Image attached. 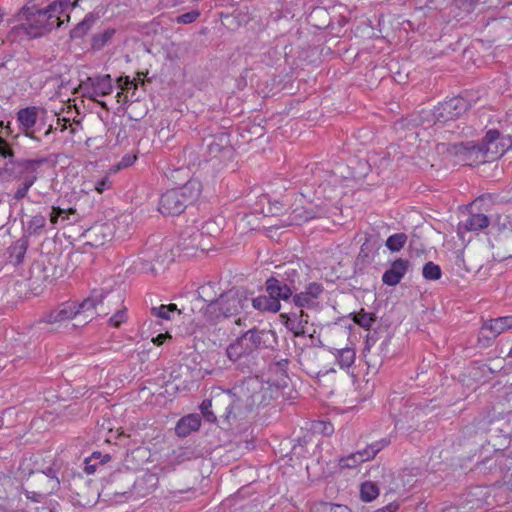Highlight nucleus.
<instances>
[{
  "mask_svg": "<svg viewBox=\"0 0 512 512\" xmlns=\"http://www.w3.org/2000/svg\"><path fill=\"white\" fill-rule=\"evenodd\" d=\"M23 235L7 248L8 261L13 265L22 263L28 248V236L22 226Z\"/></svg>",
  "mask_w": 512,
  "mask_h": 512,
  "instance_id": "nucleus-30",
  "label": "nucleus"
},
{
  "mask_svg": "<svg viewBox=\"0 0 512 512\" xmlns=\"http://www.w3.org/2000/svg\"><path fill=\"white\" fill-rule=\"evenodd\" d=\"M111 187H112V182H111L109 176H105L95 183V191L99 194L103 193L106 190H109Z\"/></svg>",
  "mask_w": 512,
  "mask_h": 512,
  "instance_id": "nucleus-63",
  "label": "nucleus"
},
{
  "mask_svg": "<svg viewBox=\"0 0 512 512\" xmlns=\"http://www.w3.org/2000/svg\"><path fill=\"white\" fill-rule=\"evenodd\" d=\"M466 110V102L461 97H453L439 103L434 110L438 121H449L457 118Z\"/></svg>",
  "mask_w": 512,
  "mask_h": 512,
  "instance_id": "nucleus-16",
  "label": "nucleus"
},
{
  "mask_svg": "<svg viewBox=\"0 0 512 512\" xmlns=\"http://www.w3.org/2000/svg\"><path fill=\"white\" fill-rule=\"evenodd\" d=\"M127 320V308L122 304L121 307L114 309V314L109 318L108 324L119 328Z\"/></svg>",
  "mask_w": 512,
  "mask_h": 512,
  "instance_id": "nucleus-46",
  "label": "nucleus"
},
{
  "mask_svg": "<svg viewBox=\"0 0 512 512\" xmlns=\"http://www.w3.org/2000/svg\"><path fill=\"white\" fill-rule=\"evenodd\" d=\"M511 329L512 315H508L485 321L481 327V334L487 339H495L504 331Z\"/></svg>",
  "mask_w": 512,
  "mask_h": 512,
  "instance_id": "nucleus-24",
  "label": "nucleus"
},
{
  "mask_svg": "<svg viewBox=\"0 0 512 512\" xmlns=\"http://www.w3.org/2000/svg\"><path fill=\"white\" fill-rule=\"evenodd\" d=\"M157 480L154 475H144L135 479L134 473L128 469L117 470L109 474L106 479V490L113 496H126L132 489H137L144 483Z\"/></svg>",
  "mask_w": 512,
  "mask_h": 512,
  "instance_id": "nucleus-7",
  "label": "nucleus"
},
{
  "mask_svg": "<svg viewBox=\"0 0 512 512\" xmlns=\"http://www.w3.org/2000/svg\"><path fill=\"white\" fill-rule=\"evenodd\" d=\"M349 317L356 325L365 330H369L377 319L375 313L367 312L364 308H361L358 312L350 313Z\"/></svg>",
  "mask_w": 512,
  "mask_h": 512,
  "instance_id": "nucleus-35",
  "label": "nucleus"
},
{
  "mask_svg": "<svg viewBox=\"0 0 512 512\" xmlns=\"http://www.w3.org/2000/svg\"><path fill=\"white\" fill-rule=\"evenodd\" d=\"M422 275L426 280H439L442 276V270L439 265L432 261L424 264L422 269Z\"/></svg>",
  "mask_w": 512,
  "mask_h": 512,
  "instance_id": "nucleus-44",
  "label": "nucleus"
},
{
  "mask_svg": "<svg viewBox=\"0 0 512 512\" xmlns=\"http://www.w3.org/2000/svg\"><path fill=\"white\" fill-rule=\"evenodd\" d=\"M53 491H50L48 487L42 485V490L35 492V491H26V496L28 499L34 501V502H40L46 495L52 493Z\"/></svg>",
  "mask_w": 512,
  "mask_h": 512,
  "instance_id": "nucleus-58",
  "label": "nucleus"
},
{
  "mask_svg": "<svg viewBox=\"0 0 512 512\" xmlns=\"http://www.w3.org/2000/svg\"><path fill=\"white\" fill-rule=\"evenodd\" d=\"M151 255L152 262L159 267L164 266L166 260L169 258L170 255H168L167 249L160 248L159 250L154 251Z\"/></svg>",
  "mask_w": 512,
  "mask_h": 512,
  "instance_id": "nucleus-56",
  "label": "nucleus"
},
{
  "mask_svg": "<svg viewBox=\"0 0 512 512\" xmlns=\"http://www.w3.org/2000/svg\"><path fill=\"white\" fill-rule=\"evenodd\" d=\"M115 226H88L79 233L82 246L99 248L113 241L115 238Z\"/></svg>",
  "mask_w": 512,
  "mask_h": 512,
  "instance_id": "nucleus-14",
  "label": "nucleus"
},
{
  "mask_svg": "<svg viewBox=\"0 0 512 512\" xmlns=\"http://www.w3.org/2000/svg\"><path fill=\"white\" fill-rule=\"evenodd\" d=\"M71 10L70 0H55L47 6L40 0H26L11 19L12 31L30 39L40 38L69 22Z\"/></svg>",
  "mask_w": 512,
  "mask_h": 512,
  "instance_id": "nucleus-1",
  "label": "nucleus"
},
{
  "mask_svg": "<svg viewBox=\"0 0 512 512\" xmlns=\"http://www.w3.org/2000/svg\"><path fill=\"white\" fill-rule=\"evenodd\" d=\"M226 355L229 358V360H231L233 362H237L242 357L249 356L250 353L245 348V345H244L243 341L240 339V337H237L226 348Z\"/></svg>",
  "mask_w": 512,
  "mask_h": 512,
  "instance_id": "nucleus-36",
  "label": "nucleus"
},
{
  "mask_svg": "<svg viewBox=\"0 0 512 512\" xmlns=\"http://www.w3.org/2000/svg\"><path fill=\"white\" fill-rule=\"evenodd\" d=\"M70 213H74V210L73 209L64 210L59 207H57V208L54 207L51 212V218H50L51 224H55L57 222L58 218H60V217H62V219L64 220L65 215L70 214Z\"/></svg>",
  "mask_w": 512,
  "mask_h": 512,
  "instance_id": "nucleus-62",
  "label": "nucleus"
},
{
  "mask_svg": "<svg viewBox=\"0 0 512 512\" xmlns=\"http://www.w3.org/2000/svg\"><path fill=\"white\" fill-rule=\"evenodd\" d=\"M116 30L114 28H108L101 33L95 34L92 38V47L94 49H102L107 43H109L114 37Z\"/></svg>",
  "mask_w": 512,
  "mask_h": 512,
  "instance_id": "nucleus-40",
  "label": "nucleus"
},
{
  "mask_svg": "<svg viewBox=\"0 0 512 512\" xmlns=\"http://www.w3.org/2000/svg\"><path fill=\"white\" fill-rule=\"evenodd\" d=\"M292 301L295 306L298 308H312L315 305V301H313L305 291L302 292H294L292 295Z\"/></svg>",
  "mask_w": 512,
  "mask_h": 512,
  "instance_id": "nucleus-48",
  "label": "nucleus"
},
{
  "mask_svg": "<svg viewBox=\"0 0 512 512\" xmlns=\"http://www.w3.org/2000/svg\"><path fill=\"white\" fill-rule=\"evenodd\" d=\"M250 304L260 312L277 313L281 309V303L270 299L269 294L252 297L250 295Z\"/></svg>",
  "mask_w": 512,
  "mask_h": 512,
  "instance_id": "nucleus-32",
  "label": "nucleus"
},
{
  "mask_svg": "<svg viewBox=\"0 0 512 512\" xmlns=\"http://www.w3.org/2000/svg\"><path fill=\"white\" fill-rule=\"evenodd\" d=\"M378 454V449L372 444H369L363 450L351 453L347 457L340 459L339 464L341 468H354L358 464L373 459Z\"/></svg>",
  "mask_w": 512,
  "mask_h": 512,
  "instance_id": "nucleus-29",
  "label": "nucleus"
},
{
  "mask_svg": "<svg viewBox=\"0 0 512 512\" xmlns=\"http://www.w3.org/2000/svg\"><path fill=\"white\" fill-rule=\"evenodd\" d=\"M202 184L196 179H190L182 187L164 192L159 200L158 210L164 216H178L187 205L195 202L201 195Z\"/></svg>",
  "mask_w": 512,
  "mask_h": 512,
  "instance_id": "nucleus-3",
  "label": "nucleus"
},
{
  "mask_svg": "<svg viewBox=\"0 0 512 512\" xmlns=\"http://www.w3.org/2000/svg\"><path fill=\"white\" fill-rule=\"evenodd\" d=\"M355 358L356 352L354 348L345 347L337 349L336 360L340 368H350L354 364Z\"/></svg>",
  "mask_w": 512,
  "mask_h": 512,
  "instance_id": "nucleus-38",
  "label": "nucleus"
},
{
  "mask_svg": "<svg viewBox=\"0 0 512 512\" xmlns=\"http://www.w3.org/2000/svg\"><path fill=\"white\" fill-rule=\"evenodd\" d=\"M290 360L280 359L270 363L268 372L269 378L267 380L268 389L271 391L270 397L277 398L289 394L287 390L290 387V377L288 375V365Z\"/></svg>",
  "mask_w": 512,
  "mask_h": 512,
  "instance_id": "nucleus-10",
  "label": "nucleus"
},
{
  "mask_svg": "<svg viewBox=\"0 0 512 512\" xmlns=\"http://www.w3.org/2000/svg\"><path fill=\"white\" fill-rule=\"evenodd\" d=\"M403 220L411 222L412 224H425L429 222V220L426 219L422 215V213L415 208H412L409 211H407L405 218Z\"/></svg>",
  "mask_w": 512,
  "mask_h": 512,
  "instance_id": "nucleus-52",
  "label": "nucleus"
},
{
  "mask_svg": "<svg viewBox=\"0 0 512 512\" xmlns=\"http://www.w3.org/2000/svg\"><path fill=\"white\" fill-rule=\"evenodd\" d=\"M481 147H483L487 161L492 162L512 148V138L502 135L497 129H490L486 132Z\"/></svg>",
  "mask_w": 512,
  "mask_h": 512,
  "instance_id": "nucleus-12",
  "label": "nucleus"
},
{
  "mask_svg": "<svg viewBox=\"0 0 512 512\" xmlns=\"http://www.w3.org/2000/svg\"><path fill=\"white\" fill-rule=\"evenodd\" d=\"M132 226H115V238L113 241H119L122 242L125 239L129 238L132 232L130 231Z\"/></svg>",
  "mask_w": 512,
  "mask_h": 512,
  "instance_id": "nucleus-60",
  "label": "nucleus"
},
{
  "mask_svg": "<svg viewBox=\"0 0 512 512\" xmlns=\"http://www.w3.org/2000/svg\"><path fill=\"white\" fill-rule=\"evenodd\" d=\"M239 337L250 354L256 350L272 349L277 344V336L274 331L260 330L256 327L247 330Z\"/></svg>",
  "mask_w": 512,
  "mask_h": 512,
  "instance_id": "nucleus-13",
  "label": "nucleus"
},
{
  "mask_svg": "<svg viewBox=\"0 0 512 512\" xmlns=\"http://www.w3.org/2000/svg\"><path fill=\"white\" fill-rule=\"evenodd\" d=\"M200 17V11L192 10L186 13L179 15L176 18V22L178 24H191L195 22Z\"/></svg>",
  "mask_w": 512,
  "mask_h": 512,
  "instance_id": "nucleus-55",
  "label": "nucleus"
},
{
  "mask_svg": "<svg viewBox=\"0 0 512 512\" xmlns=\"http://www.w3.org/2000/svg\"><path fill=\"white\" fill-rule=\"evenodd\" d=\"M488 241L493 258L499 262L512 258V226H489Z\"/></svg>",
  "mask_w": 512,
  "mask_h": 512,
  "instance_id": "nucleus-9",
  "label": "nucleus"
},
{
  "mask_svg": "<svg viewBox=\"0 0 512 512\" xmlns=\"http://www.w3.org/2000/svg\"><path fill=\"white\" fill-rule=\"evenodd\" d=\"M78 316V310H75V302H64L55 309L45 312L39 319V323L55 324L62 323Z\"/></svg>",
  "mask_w": 512,
  "mask_h": 512,
  "instance_id": "nucleus-22",
  "label": "nucleus"
},
{
  "mask_svg": "<svg viewBox=\"0 0 512 512\" xmlns=\"http://www.w3.org/2000/svg\"><path fill=\"white\" fill-rule=\"evenodd\" d=\"M311 512H352V510L343 504L320 502L313 506Z\"/></svg>",
  "mask_w": 512,
  "mask_h": 512,
  "instance_id": "nucleus-41",
  "label": "nucleus"
},
{
  "mask_svg": "<svg viewBox=\"0 0 512 512\" xmlns=\"http://www.w3.org/2000/svg\"><path fill=\"white\" fill-rule=\"evenodd\" d=\"M455 154L459 157V162L467 166H475L488 162L483 147L472 143L459 144L454 146Z\"/></svg>",
  "mask_w": 512,
  "mask_h": 512,
  "instance_id": "nucleus-17",
  "label": "nucleus"
},
{
  "mask_svg": "<svg viewBox=\"0 0 512 512\" xmlns=\"http://www.w3.org/2000/svg\"><path fill=\"white\" fill-rule=\"evenodd\" d=\"M210 230H203L199 226H184L179 232L176 250L184 256H192L196 251H208L213 248Z\"/></svg>",
  "mask_w": 512,
  "mask_h": 512,
  "instance_id": "nucleus-6",
  "label": "nucleus"
},
{
  "mask_svg": "<svg viewBox=\"0 0 512 512\" xmlns=\"http://www.w3.org/2000/svg\"><path fill=\"white\" fill-rule=\"evenodd\" d=\"M39 262L42 263V266L45 268L50 283H53L64 276L67 270L68 258L62 254L53 253L42 257L39 259Z\"/></svg>",
  "mask_w": 512,
  "mask_h": 512,
  "instance_id": "nucleus-19",
  "label": "nucleus"
},
{
  "mask_svg": "<svg viewBox=\"0 0 512 512\" xmlns=\"http://www.w3.org/2000/svg\"><path fill=\"white\" fill-rule=\"evenodd\" d=\"M99 297L100 296L96 295V289H93L90 295L82 302H75V310H78V316L87 312H92L93 310H96L97 313L99 311Z\"/></svg>",
  "mask_w": 512,
  "mask_h": 512,
  "instance_id": "nucleus-37",
  "label": "nucleus"
},
{
  "mask_svg": "<svg viewBox=\"0 0 512 512\" xmlns=\"http://www.w3.org/2000/svg\"><path fill=\"white\" fill-rule=\"evenodd\" d=\"M286 277H282L280 280L284 281L285 285L293 286L295 288V292L299 290V273L295 269H291L289 272L285 273Z\"/></svg>",
  "mask_w": 512,
  "mask_h": 512,
  "instance_id": "nucleus-53",
  "label": "nucleus"
},
{
  "mask_svg": "<svg viewBox=\"0 0 512 512\" xmlns=\"http://www.w3.org/2000/svg\"><path fill=\"white\" fill-rule=\"evenodd\" d=\"M313 432L320 433L324 436H330L334 432V426L330 421L318 420L312 423Z\"/></svg>",
  "mask_w": 512,
  "mask_h": 512,
  "instance_id": "nucleus-51",
  "label": "nucleus"
},
{
  "mask_svg": "<svg viewBox=\"0 0 512 512\" xmlns=\"http://www.w3.org/2000/svg\"><path fill=\"white\" fill-rule=\"evenodd\" d=\"M477 471L502 477L506 468V456L503 451L494 450V454L485 457L475 465Z\"/></svg>",
  "mask_w": 512,
  "mask_h": 512,
  "instance_id": "nucleus-21",
  "label": "nucleus"
},
{
  "mask_svg": "<svg viewBox=\"0 0 512 512\" xmlns=\"http://www.w3.org/2000/svg\"><path fill=\"white\" fill-rule=\"evenodd\" d=\"M201 414L204 419L208 422L214 423L217 421V415L214 410V405L212 401V397L210 399H204L203 402L199 406Z\"/></svg>",
  "mask_w": 512,
  "mask_h": 512,
  "instance_id": "nucleus-45",
  "label": "nucleus"
},
{
  "mask_svg": "<svg viewBox=\"0 0 512 512\" xmlns=\"http://www.w3.org/2000/svg\"><path fill=\"white\" fill-rule=\"evenodd\" d=\"M491 199L486 196L476 198L472 203L464 208H460V213L468 216L465 224H489L492 221V215L488 214V207Z\"/></svg>",
  "mask_w": 512,
  "mask_h": 512,
  "instance_id": "nucleus-15",
  "label": "nucleus"
},
{
  "mask_svg": "<svg viewBox=\"0 0 512 512\" xmlns=\"http://www.w3.org/2000/svg\"><path fill=\"white\" fill-rule=\"evenodd\" d=\"M117 84L119 88L125 91L132 100L138 87V84L135 82V80H131L128 76L119 77L117 79Z\"/></svg>",
  "mask_w": 512,
  "mask_h": 512,
  "instance_id": "nucleus-47",
  "label": "nucleus"
},
{
  "mask_svg": "<svg viewBox=\"0 0 512 512\" xmlns=\"http://www.w3.org/2000/svg\"><path fill=\"white\" fill-rule=\"evenodd\" d=\"M409 266V261L406 259L398 258L392 264L391 267L386 270L382 276V281L388 286H396L400 283L404 275L406 274Z\"/></svg>",
  "mask_w": 512,
  "mask_h": 512,
  "instance_id": "nucleus-28",
  "label": "nucleus"
},
{
  "mask_svg": "<svg viewBox=\"0 0 512 512\" xmlns=\"http://www.w3.org/2000/svg\"><path fill=\"white\" fill-rule=\"evenodd\" d=\"M88 458L94 462H97L100 466H103L111 460V455L108 453L102 454L100 451H95Z\"/></svg>",
  "mask_w": 512,
  "mask_h": 512,
  "instance_id": "nucleus-64",
  "label": "nucleus"
},
{
  "mask_svg": "<svg viewBox=\"0 0 512 512\" xmlns=\"http://www.w3.org/2000/svg\"><path fill=\"white\" fill-rule=\"evenodd\" d=\"M39 111L40 108L36 106H29L20 109L16 114L20 132L25 137L30 138L32 140H38V138L35 136L34 127L38 120Z\"/></svg>",
  "mask_w": 512,
  "mask_h": 512,
  "instance_id": "nucleus-20",
  "label": "nucleus"
},
{
  "mask_svg": "<svg viewBox=\"0 0 512 512\" xmlns=\"http://www.w3.org/2000/svg\"><path fill=\"white\" fill-rule=\"evenodd\" d=\"M150 312H151V315H153L154 317L160 318L163 320H171L173 318V316H171V313L168 310H166V308L164 307V304H162L158 307H152Z\"/></svg>",
  "mask_w": 512,
  "mask_h": 512,
  "instance_id": "nucleus-61",
  "label": "nucleus"
},
{
  "mask_svg": "<svg viewBox=\"0 0 512 512\" xmlns=\"http://www.w3.org/2000/svg\"><path fill=\"white\" fill-rule=\"evenodd\" d=\"M140 269L143 272H151L153 274L156 273L157 268L155 264L152 262L151 255L149 253H145V256L140 259Z\"/></svg>",
  "mask_w": 512,
  "mask_h": 512,
  "instance_id": "nucleus-57",
  "label": "nucleus"
},
{
  "mask_svg": "<svg viewBox=\"0 0 512 512\" xmlns=\"http://www.w3.org/2000/svg\"><path fill=\"white\" fill-rule=\"evenodd\" d=\"M455 266L458 269L460 276H464L462 272L475 273L478 272L482 266V260L477 259L470 249H463L458 251L455 257Z\"/></svg>",
  "mask_w": 512,
  "mask_h": 512,
  "instance_id": "nucleus-26",
  "label": "nucleus"
},
{
  "mask_svg": "<svg viewBox=\"0 0 512 512\" xmlns=\"http://www.w3.org/2000/svg\"><path fill=\"white\" fill-rule=\"evenodd\" d=\"M211 397L216 415L221 419L222 428L232 429L233 423L243 416L232 390L218 389L212 393Z\"/></svg>",
  "mask_w": 512,
  "mask_h": 512,
  "instance_id": "nucleus-8",
  "label": "nucleus"
},
{
  "mask_svg": "<svg viewBox=\"0 0 512 512\" xmlns=\"http://www.w3.org/2000/svg\"><path fill=\"white\" fill-rule=\"evenodd\" d=\"M96 295L100 296L98 301L99 311L97 312V315L99 316H106L110 314L115 308L121 307L124 303V294L120 289H110L105 291L100 288L96 289Z\"/></svg>",
  "mask_w": 512,
  "mask_h": 512,
  "instance_id": "nucleus-18",
  "label": "nucleus"
},
{
  "mask_svg": "<svg viewBox=\"0 0 512 512\" xmlns=\"http://www.w3.org/2000/svg\"><path fill=\"white\" fill-rule=\"evenodd\" d=\"M29 273L30 276L28 277L27 282L29 290L33 295H39L46 284H51L49 276H47L45 268L42 266V263H40L39 260H36L32 263Z\"/></svg>",
  "mask_w": 512,
  "mask_h": 512,
  "instance_id": "nucleus-25",
  "label": "nucleus"
},
{
  "mask_svg": "<svg viewBox=\"0 0 512 512\" xmlns=\"http://www.w3.org/2000/svg\"><path fill=\"white\" fill-rule=\"evenodd\" d=\"M201 426V417L198 414H188L180 418L175 426V433L179 437H186L197 431Z\"/></svg>",
  "mask_w": 512,
  "mask_h": 512,
  "instance_id": "nucleus-31",
  "label": "nucleus"
},
{
  "mask_svg": "<svg viewBox=\"0 0 512 512\" xmlns=\"http://www.w3.org/2000/svg\"><path fill=\"white\" fill-rule=\"evenodd\" d=\"M280 226H263V228H260V227H252L248 233H253V232H261L263 233L265 236L271 238V239H275V235L277 234V229L279 228Z\"/></svg>",
  "mask_w": 512,
  "mask_h": 512,
  "instance_id": "nucleus-59",
  "label": "nucleus"
},
{
  "mask_svg": "<svg viewBox=\"0 0 512 512\" xmlns=\"http://www.w3.org/2000/svg\"><path fill=\"white\" fill-rule=\"evenodd\" d=\"M280 323L293 334L294 337H305L308 320H302V315L297 312L279 314Z\"/></svg>",
  "mask_w": 512,
  "mask_h": 512,
  "instance_id": "nucleus-27",
  "label": "nucleus"
},
{
  "mask_svg": "<svg viewBox=\"0 0 512 512\" xmlns=\"http://www.w3.org/2000/svg\"><path fill=\"white\" fill-rule=\"evenodd\" d=\"M293 213L295 214V217L299 218L300 220L311 221L321 218L325 211L318 205H313L312 203H309L307 207L294 208Z\"/></svg>",
  "mask_w": 512,
  "mask_h": 512,
  "instance_id": "nucleus-33",
  "label": "nucleus"
},
{
  "mask_svg": "<svg viewBox=\"0 0 512 512\" xmlns=\"http://www.w3.org/2000/svg\"><path fill=\"white\" fill-rule=\"evenodd\" d=\"M489 226H457V235L462 243L471 242V233L488 228Z\"/></svg>",
  "mask_w": 512,
  "mask_h": 512,
  "instance_id": "nucleus-49",
  "label": "nucleus"
},
{
  "mask_svg": "<svg viewBox=\"0 0 512 512\" xmlns=\"http://www.w3.org/2000/svg\"><path fill=\"white\" fill-rule=\"evenodd\" d=\"M79 90L83 97L97 102L102 108L107 109L106 103L99 101L98 97H104L113 92L112 78L109 74L87 77L81 81Z\"/></svg>",
  "mask_w": 512,
  "mask_h": 512,
  "instance_id": "nucleus-11",
  "label": "nucleus"
},
{
  "mask_svg": "<svg viewBox=\"0 0 512 512\" xmlns=\"http://www.w3.org/2000/svg\"><path fill=\"white\" fill-rule=\"evenodd\" d=\"M63 228L62 236L66 238L70 244L75 245V242L80 243L79 233L84 230L83 226H63Z\"/></svg>",
  "mask_w": 512,
  "mask_h": 512,
  "instance_id": "nucleus-50",
  "label": "nucleus"
},
{
  "mask_svg": "<svg viewBox=\"0 0 512 512\" xmlns=\"http://www.w3.org/2000/svg\"><path fill=\"white\" fill-rule=\"evenodd\" d=\"M263 388L258 377H247L231 388L243 416L264 402Z\"/></svg>",
  "mask_w": 512,
  "mask_h": 512,
  "instance_id": "nucleus-5",
  "label": "nucleus"
},
{
  "mask_svg": "<svg viewBox=\"0 0 512 512\" xmlns=\"http://www.w3.org/2000/svg\"><path fill=\"white\" fill-rule=\"evenodd\" d=\"M175 460L178 463L196 459L200 456V452L192 447H180L174 451Z\"/></svg>",
  "mask_w": 512,
  "mask_h": 512,
  "instance_id": "nucleus-43",
  "label": "nucleus"
},
{
  "mask_svg": "<svg viewBox=\"0 0 512 512\" xmlns=\"http://www.w3.org/2000/svg\"><path fill=\"white\" fill-rule=\"evenodd\" d=\"M264 288L265 292L269 294L270 299H274L276 302H280L281 300L288 301L295 292L293 286L285 285L283 280L274 276H270L266 279Z\"/></svg>",
  "mask_w": 512,
  "mask_h": 512,
  "instance_id": "nucleus-23",
  "label": "nucleus"
},
{
  "mask_svg": "<svg viewBox=\"0 0 512 512\" xmlns=\"http://www.w3.org/2000/svg\"><path fill=\"white\" fill-rule=\"evenodd\" d=\"M40 163L38 160L27 159L8 161L0 169V181H21L14 193V199L21 200L27 196L29 189L38 179Z\"/></svg>",
  "mask_w": 512,
  "mask_h": 512,
  "instance_id": "nucleus-4",
  "label": "nucleus"
},
{
  "mask_svg": "<svg viewBox=\"0 0 512 512\" xmlns=\"http://www.w3.org/2000/svg\"><path fill=\"white\" fill-rule=\"evenodd\" d=\"M38 481L41 485L48 487L50 491L57 490L60 485L57 470L53 466H49L43 470L38 476Z\"/></svg>",
  "mask_w": 512,
  "mask_h": 512,
  "instance_id": "nucleus-34",
  "label": "nucleus"
},
{
  "mask_svg": "<svg viewBox=\"0 0 512 512\" xmlns=\"http://www.w3.org/2000/svg\"><path fill=\"white\" fill-rule=\"evenodd\" d=\"M379 495V488L372 481H365L360 485V499L364 502H371Z\"/></svg>",
  "mask_w": 512,
  "mask_h": 512,
  "instance_id": "nucleus-39",
  "label": "nucleus"
},
{
  "mask_svg": "<svg viewBox=\"0 0 512 512\" xmlns=\"http://www.w3.org/2000/svg\"><path fill=\"white\" fill-rule=\"evenodd\" d=\"M324 291V287L322 284L317 282L309 283L305 288V293L315 301Z\"/></svg>",
  "mask_w": 512,
  "mask_h": 512,
  "instance_id": "nucleus-54",
  "label": "nucleus"
},
{
  "mask_svg": "<svg viewBox=\"0 0 512 512\" xmlns=\"http://www.w3.org/2000/svg\"><path fill=\"white\" fill-rule=\"evenodd\" d=\"M250 295H253V292L244 287H233L215 299L203 298L206 306L202 307L201 311L205 321L210 325H216L245 312L250 306Z\"/></svg>",
  "mask_w": 512,
  "mask_h": 512,
  "instance_id": "nucleus-2",
  "label": "nucleus"
},
{
  "mask_svg": "<svg viewBox=\"0 0 512 512\" xmlns=\"http://www.w3.org/2000/svg\"><path fill=\"white\" fill-rule=\"evenodd\" d=\"M407 242V235L405 233H396L388 237L386 240V247L391 252L400 251Z\"/></svg>",
  "mask_w": 512,
  "mask_h": 512,
  "instance_id": "nucleus-42",
  "label": "nucleus"
}]
</instances>
